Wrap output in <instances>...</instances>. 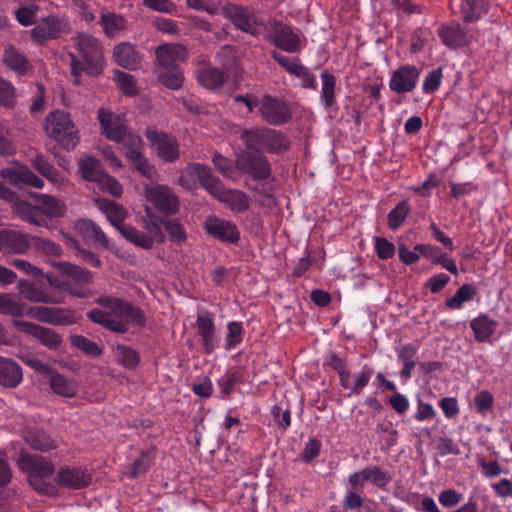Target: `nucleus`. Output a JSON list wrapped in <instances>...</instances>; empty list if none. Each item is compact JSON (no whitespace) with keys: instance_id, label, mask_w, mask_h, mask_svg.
Segmentation results:
<instances>
[{"instance_id":"obj_7","label":"nucleus","mask_w":512,"mask_h":512,"mask_svg":"<svg viewBox=\"0 0 512 512\" xmlns=\"http://www.w3.org/2000/svg\"><path fill=\"white\" fill-rule=\"evenodd\" d=\"M236 169L254 180H267L272 175V167L261 150L247 148L236 156Z\"/></svg>"},{"instance_id":"obj_54","label":"nucleus","mask_w":512,"mask_h":512,"mask_svg":"<svg viewBox=\"0 0 512 512\" xmlns=\"http://www.w3.org/2000/svg\"><path fill=\"white\" fill-rule=\"evenodd\" d=\"M128 158L141 175L148 179H153L155 177L156 170L154 166L148 162L141 152H133V154L128 156Z\"/></svg>"},{"instance_id":"obj_33","label":"nucleus","mask_w":512,"mask_h":512,"mask_svg":"<svg viewBox=\"0 0 512 512\" xmlns=\"http://www.w3.org/2000/svg\"><path fill=\"white\" fill-rule=\"evenodd\" d=\"M114 58L120 66L129 70L136 69L141 61V56L130 43L117 45L114 48Z\"/></svg>"},{"instance_id":"obj_29","label":"nucleus","mask_w":512,"mask_h":512,"mask_svg":"<svg viewBox=\"0 0 512 512\" xmlns=\"http://www.w3.org/2000/svg\"><path fill=\"white\" fill-rule=\"evenodd\" d=\"M224 15L240 30L246 33L255 34L253 18L240 6L227 4L223 7Z\"/></svg>"},{"instance_id":"obj_9","label":"nucleus","mask_w":512,"mask_h":512,"mask_svg":"<svg viewBox=\"0 0 512 512\" xmlns=\"http://www.w3.org/2000/svg\"><path fill=\"white\" fill-rule=\"evenodd\" d=\"M258 114L265 122L273 126L284 125L292 118L290 106L286 102L270 95H265L260 99Z\"/></svg>"},{"instance_id":"obj_37","label":"nucleus","mask_w":512,"mask_h":512,"mask_svg":"<svg viewBox=\"0 0 512 512\" xmlns=\"http://www.w3.org/2000/svg\"><path fill=\"white\" fill-rule=\"evenodd\" d=\"M488 10L486 0H461L460 12L467 23L477 21Z\"/></svg>"},{"instance_id":"obj_13","label":"nucleus","mask_w":512,"mask_h":512,"mask_svg":"<svg viewBox=\"0 0 512 512\" xmlns=\"http://www.w3.org/2000/svg\"><path fill=\"white\" fill-rule=\"evenodd\" d=\"M92 481V474L82 467L64 466L59 469L53 482L55 485L70 489L79 490L87 487Z\"/></svg>"},{"instance_id":"obj_1","label":"nucleus","mask_w":512,"mask_h":512,"mask_svg":"<svg viewBox=\"0 0 512 512\" xmlns=\"http://www.w3.org/2000/svg\"><path fill=\"white\" fill-rule=\"evenodd\" d=\"M95 303L105 310L92 309L86 313L87 318L114 333H126L130 324L140 327L146 324L144 312L131 302L112 296H100L95 299Z\"/></svg>"},{"instance_id":"obj_28","label":"nucleus","mask_w":512,"mask_h":512,"mask_svg":"<svg viewBox=\"0 0 512 512\" xmlns=\"http://www.w3.org/2000/svg\"><path fill=\"white\" fill-rule=\"evenodd\" d=\"M197 334L201 337L203 351L211 354L217 347L218 341L215 335V326L212 318L198 315L196 319Z\"/></svg>"},{"instance_id":"obj_55","label":"nucleus","mask_w":512,"mask_h":512,"mask_svg":"<svg viewBox=\"0 0 512 512\" xmlns=\"http://www.w3.org/2000/svg\"><path fill=\"white\" fill-rule=\"evenodd\" d=\"M16 89L7 80L0 77V106L5 108H14L16 105Z\"/></svg>"},{"instance_id":"obj_51","label":"nucleus","mask_w":512,"mask_h":512,"mask_svg":"<svg viewBox=\"0 0 512 512\" xmlns=\"http://www.w3.org/2000/svg\"><path fill=\"white\" fill-rule=\"evenodd\" d=\"M115 354L118 362L127 369L136 368L140 360L138 352L125 345H117Z\"/></svg>"},{"instance_id":"obj_58","label":"nucleus","mask_w":512,"mask_h":512,"mask_svg":"<svg viewBox=\"0 0 512 512\" xmlns=\"http://www.w3.org/2000/svg\"><path fill=\"white\" fill-rule=\"evenodd\" d=\"M114 80L125 95H134L136 93V85L134 77L122 71H115Z\"/></svg>"},{"instance_id":"obj_24","label":"nucleus","mask_w":512,"mask_h":512,"mask_svg":"<svg viewBox=\"0 0 512 512\" xmlns=\"http://www.w3.org/2000/svg\"><path fill=\"white\" fill-rule=\"evenodd\" d=\"M186 173L191 177H196L199 180L201 186L212 196L222 185L220 179L213 175L210 168L204 164H189L186 167Z\"/></svg>"},{"instance_id":"obj_59","label":"nucleus","mask_w":512,"mask_h":512,"mask_svg":"<svg viewBox=\"0 0 512 512\" xmlns=\"http://www.w3.org/2000/svg\"><path fill=\"white\" fill-rule=\"evenodd\" d=\"M226 345L225 348L230 350L242 341L243 328L239 322H229L227 325Z\"/></svg>"},{"instance_id":"obj_34","label":"nucleus","mask_w":512,"mask_h":512,"mask_svg":"<svg viewBox=\"0 0 512 512\" xmlns=\"http://www.w3.org/2000/svg\"><path fill=\"white\" fill-rule=\"evenodd\" d=\"M37 209L49 217H62L66 213V205L60 199L47 195L37 194L35 196Z\"/></svg>"},{"instance_id":"obj_4","label":"nucleus","mask_w":512,"mask_h":512,"mask_svg":"<svg viewBox=\"0 0 512 512\" xmlns=\"http://www.w3.org/2000/svg\"><path fill=\"white\" fill-rule=\"evenodd\" d=\"M45 131L61 149L67 151L73 150L81 139L80 132L70 114L63 110H55L47 115Z\"/></svg>"},{"instance_id":"obj_22","label":"nucleus","mask_w":512,"mask_h":512,"mask_svg":"<svg viewBox=\"0 0 512 512\" xmlns=\"http://www.w3.org/2000/svg\"><path fill=\"white\" fill-rule=\"evenodd\" d=\"M23 381V370L13 359L0 356V386L8 389L18 387Z\"/></svg>"},{"instance_id":"obj_26","label":"nucleus","mask_w":512,"mask_h":512,"mask_svg":"<svg viewBox=\"0 0 512 512\" xmlns=\"http://www.w3.org/2000/svg\"><path fill=\"white\" fill-rule=\"evenodd\" d=\"M213 196L225 203L234 212H244L249 208V201L244 192L237 189H226L223 184Z\"/></svg>"},{"instance_id":"obj_30","label":"nucleus","mask_w":512,"mask_h":512,"mask_svg":"<svg viewBox=\"0 0 512 512\" xmlns=\"http://www.w3.org/2000/svg\"><path fill=\"white\" fill-rule=\"evenodd\" d=\"M196 79L198 83L208 89H220L226 82V76L223 71L211 65H204L196 71Z\"/></svg>"},{"instance_id":"obj_15","label":"nucleus","mask_w":512,"mask_h":512,"mask_svg":"<svg viewBox=\"0 0 512 512\" xmlns=\"http://www.w3.org/2000/svg\"><path fill=\"white\" fill-rule=\"evenodd\" d=\"M17 289L24 300L32 303L58 305L64 302L61 297L57 296L47 288H43L38 286L36 283L27 280H20L17 284Z\"/></svg>"},{"instance_id":"obj_60","label":"nucleus","mask_w":512,"mask_h":512,"mask_svg":"<svg viewBox=\"0 0 512 512\" xmlns=\"http://www.w3.org/2000/svg\"><path fill=\"white\" fill-rule=\"evenodd\" d=\"M39 8L35 4H30L28 6L20 7L15 12V17L17 21L23 26L32 25L35 22V18Z\"/></svg>"},{"instance_id":"obj_12","label":"nucleus","mask_w":512,"mask_h":512,"mask_svg":"<svg viewBox=\"0 0 512 512\" xmlns=\"http://www.w3.org/2000/svg\"><path fill=\"white\" fill-rule=\"evenodd\" d=\"M12 324L15 329L34 337L48 349L57 350L62 344V337L50 328L24 320H13Z\"/></svg>"},{"instance_id":"obj_31","label":"nucleus","mask_w":512,"mask_h":512,"mask_svg":"<svg viewBox=\"0 0 512 512\" xmlns=\"http://www.w3.org/2000/svg\"><path fill=\"white\" fill-rule=\"evenodd\" d=\"M75 228L83 236V238L93 241L94 244L100 245L103 248L109 247L108 237L92 220H79L76 223Z\"/></svg>"},{"instance_id":"obj_57","label":"nucleus","mask_w":512,"mask_h":512,"mask_svg":"<svg viewBox=\"0 0 512 512\" xmlns=\"http://www.w3.org/2000/svg\"><path fill=\"white\" fill-rule=\"evenodd\" d=\"M161 223L165 226L171 241L178 243L186 242V232L183 225L178 220L166 219L162 220Z\"/></svg>"},{"instance_id":"obj_36","label":"nucleus","mask_w":512,"mask_h":512,"mask_svg":"<svg viewBox=\"0 0 512 512\" xmlns=\"http://www.w3.org/2000/svg\"><path fill=\"white\" fill-rule=\"evenodd\" d=\"M52 391L63 397H74L77 393V386L74 381L64 377L54 369L48 376Z\"/></svg>"},{"instance_id":"obj_17","label":"nucleus","mask_w":512,"mask_h":512,"mask_svg":"<svg viewBox=\"0 0 512 512\" xmlns=\"http://www.w3.org/2000/svg\"><path fill=\"white\" fill-rule=\"evenodd\" d=\"M154 72L179 66L177 62L187 57V50L180 44H161L155 51Z\"/></svg>"},{"instance_id":"obj_11","label":"nucleus","mask_w":512,"mask_h":512,"mask_svg":"<svg viewBox=\"0 0 512 512\" xmlns=\"http://www.w3.org/2000/svg\"><path fill=\"white\" fill-rule=\"evenodd\" d=\"M145 135L157 155L164 161L174 162L179 158V144L175 138L152 127L146 129Z\"/></svg>"},{"instance_id":"obj_64","label":"nucleus","mask_w":512,"mask_h":512,"mask_svg":"<svg viewBox=\"0 0 512 512\" xmlns=\"http://www.w3.org/2000/svg\"><path fill=\"white\" fill-rule=\"evenodd\" d=\"M442 79V68L438 67L430 71L423 82V92L426 94L434 93L440 87Z\"/></svg>"},{"instance_id":"obj_14","label":"nucleus","mask_w":512,"mask_h":512,"mask_svg":"<svg viewBox=\"0 0 512 512\" xmlns=\"http://www.w3.org/2000/svg\"><path fill=\"white\" fill-rule=\"evenodd\" d=\"M203 228L208 235L221 242L234 244L240 239V234L235 224L214 215L206 218Z\"/></svg>"},{"instance_id":"obj_10","label":"nucleus","mask_w":512,"mask_h":512,"mask_svg":"<svg viewBox=\"0 0 512 512\" xmlns=\"http://www.w3.org/2000/svg\"><path fill=\"white\" fill-rule=\"evenodd\" d=\"M24 316L50 325H71L76 322L74 313L69 309L49 306H26Z\"/></svg>"},{"instance_id":"obj_56","label":"nucleus","mask_w":512,"mask_h":512,"mask_svg":"<svg viewBox=\"0 0 512 512\" xmlns=\"http://www.w3.org/2000/svg\"><path fill=\"white\" fill-rule=\"evenodd\" d=\"M152 460L153 458L151 456L150 450H142L140 456L131 465L129 477L137 478L140 475L144 474L151 465Z\"/></svg>"},{"instance_id":"obj_8","label":"nucleus","mask_w":512,"mask_h":512,"mask_svg":"<svg viewBox=\"0 0 512 512\" xmlns=\"http://www.w3.org/2000/svg\"><path fill=\"white\" fill-rule=\"evenodd\" d=\"M144 196L156 210L165 215L176 214L179 210L178 197L165 185H145Z\"/></svg>"},{"instance_id":"obj_61","label":"nucleus","mask_w":512,"mask_h":512,"mask_svg":"<svg viewBox=\"0 0 512 512\" xmlns=\"http://www.w3.org/2000/svg\"><path fill=\"white\" fill-rule=\"evenodd\" d=\"M143 228L145 230L146 236L151 240V243H163L165 240V236L162 232L161 225L154 220L147 219L144 220Z\"/></svg>"},{"instance_id":"obj_39","label":"nucleus","mask_w":512,"mask_h":512,"mask_svg":"<svg viewBox=\"0 0 512 512\" xmlns=\"http://www.w3.org/2000/svg\"><path fill=\"white\" fill-rule=\"evenodd\" d=\"M100 24L103 27L104 33L108 37H114L126 28L127 21L120 14L114 12H102Z\"/></svg>"},{"instance_id":"obj_45","label":"nucleus","mask_w":512,"mask_h":512,"mask_svg":"<svg viewBox=\"0 0 512 512\" xmlns=\"http://www.w3.org/2000/svg\"><path fill=\"white\" fill-rule=\"evenodd\" d=\"M31 164L36 171H38L42 176L47 178L53 184H58L62 182V176L58 172V170L50 164L46 158L39 154L35 156L31 160Z\"/></svg>"},{"instance_id":"obj_43","label":"nucleus","mask_w":512,"mask_h":512,"mask_svg":"<svg viewBox=\"0 0 512 512\" xmlns=\"http://www.w3.org/2000/svg\"><path fill=\"white\" fill-rule=\"evenodd\" d=\"M12 210L18 217L30 224L36 226H43L46 224L45 220L41 219L37 215V206L34 207L26 201L17 200L12 204Z\"/></svg>"},{"instance_id":"obj_47","label":"nucleus","mask_w":512,"mask_h":512,"mask_svg":"<svg viewBox=\"0 0 512 512\" xmlns=\"http://www.w3.org/2000/svg\"><path fill=\"white\" fill-rule=\"evenodd\" d=\"M119 232L127 241L135 244L138 247L143 249H151L153 247L151 240L146 236L144 232H141L130 225L119 226Z\"/></svg>"},{"instance_id":"obj_16","label":"nucleus","mask_w":512,"mask_h":512,"mask_svg":"<svg viewBox=\"0 0 512 512\" xmlns=\"http://www.w3.org/2000/svg\"><path fill=\"white\" fill-rule=\"evenodd\" d=\"M419 69L414 65H403L394 70L389 80V88L397 94L411 92L417 85Z\"/></svg>"},{"instance_id":"obj_40","label":"nucleus","mask_w":512,"mask_h":512,"mask_svg":"<svg viewBox=\"0 0 512 512\" xmlns=\"http://www.w3.org/2000/svg\"><path fill=\"white\" fill-rule=\"evenodd\" d=\"M320 77L322 81L321 101L326 108H331L336 104V77L328 71L322 72Z\"/></svg>"},{"instance_id":"obj_41","label":"nucleus","mask_w":512,"mask_h":512,"mask_svg":"<svg viewBox=\"0 0 512 512\" xmlns=\"http://www.w3.org/2000/svg\"><path fill=\"white\" fill-rule=\"evenodd\" d=\"M476 295L477 289L474 285L463 284L452 297L446 299L445 306L450 310L461 309L465 302L471 301Z\"/></svg>"},{"instance_id":"obj_38","label":"nucleus","mask_w":512,"mask_h":512,"mask_svg":"<svg viewBox=\"0 0 512 512\" xmlns=\"http://www.w3.org/2000/svg\"><path fill=\"white\" fill-rule=\"evenodd\" d=\"M99 208L105 213L109 222L119 230V226H127L123 221L126 218V210L123 206L108 199L99 201Z\"/></svg>"},{"instance_id":"obj_63","label":"nucleus","mask_w":512,"mask_h":512,"mask_svg":"<svg viewBox=\"0 0 512 512\" xmlns=\"http://www.w3.org/2000/svg\"><path fill=\"white\" fill-rule=\"evenodd\" d=\"M494 397L488 390H482L474 398L475 409L479 414H486L493 406Z\"/></svg>"},{"instance_id":"obj_3","label":"nucleus","mask_w":512,"mask_h":512,"mask_svg":"<svg viewBox=\"0 0 512 512\" xmlns=\"http://www.w3.org/2000/svg\"><path fill=\"white\" fill-rule=\"evenodd\" d=\"M19 469L27 475L30 486L38 493L55 496L58 489L52 480L55 474L54 463L37 453L21 450L17 459Z\"/></svg>"},{"instance_id":"obj_19","label":"nucleus","mask_w":512,"mask_h":512,"mask_svg":"<svg viewBox=\"0 0 512 512\" xmlns=\"http://www.w3.org/2000/svg\"><path fill=\"white\" fill-rule=\"evenodd\" d=\"M65 29V24L56 16H48L42 19L31 29L33 41L43 43L58 38Z\"/></svg>"},{"instance_id":"obj_27","label":"nucleus","mask_w":512,"mask_h":512,"mask_svg":"<svg viewBox=\"0 0 512 512\" xmlns=\"http://www.w3.org/2000/svg\"><path fill=\"white\" fill-rule=\"evenodd\" d=\"M50 264L63 277H69L77 284H91L93 282V274L76 264L66 261H51Z\"/></svg>"},{"instance_id":"obj_52","label":"nucleus","mask_w":512,"mask_h":512,"mask_svg":"<svg viewBox=\"0 0 512 512\" xmlns=\"http://www.w3.org/2000/svg\"><path fill=\"white\" fill-rule=\"evenodd\" d=\"M71 345L86 355L98 357L102 354V349L94 341L82 336L74 335L71 337Z\"/></svg>"},{"instance_id":"obj_42","label":"nucleus","mask_w":512,"mask_h":512,"mask_svg":"<svg viewBox=\"0 0 512 512\" xmlns=\"http://www.w3.org/2000/svg\"><path fill=\"white\" fill-rule=\"evenodd\" d=\"M159 82L171 90H178L183 86L184 75L180 66H174L166 70L155 71Z\"/></svg>"},{"instance_id":"obj_35","label":"nucleus","mask_w":512,"mask_h":512,"mask_svg":"<svg viewBox=\"0 0 512 512\" xmlns=\"http://www.w3.org/2000/svg\"><path fill=\"white\" fill-rule=\"evenodd\" d=\"M396 351L399 360L403 363V369L400 372V376L404 379L411 378L412 372L416 366L418 347L413 344H405L399 347Z\"/></svg>"},{"instance_id":"obj_53","label":"nucleus","mask_w":512,"mask_h":512,"mask_svg":"<svg viewBox=\"0 0 512 512\" xmlns=\"http://www.w3.org/2000/svg\"><path fill=\"white\" fill-rule=\"evenodd\" d=\"M46 279L49 283V285L60 291V292H65L71 296H75L77 298H84L86 297V293L83 292L82 290H79V289H76L75 287H73L71 285L70 282L68 281H65L63 279H61L59 276L57 275H54V274H48L46 276Z\"/></svg>"},{"instance_id":"obj_48","label":"nucleus","mask_w":512,"mask_h":512,"mask_svg":"<svg viewBox=\"0 0 512 512\" xmlns=\"http://www.w3.org/2000/svg\"><path fill=\"white\" fill-rule=\"evenodd\" d=\"M79 170L83 178L97 182L103 175L100 162L93 157H85L79 161Z\"/></svg>"},{"instance_id":"obj_20","label":"nucleus","mask_w":512,"mask_h":512,"mask_svg":"<svg viewBox=\"0 0 512 512\" xmlns=\"http://www.w3.org/2000/svg\"><path fill=\"white\" fill-rule=\"evenodd\" d=\"M32 247V236L18 230L3 229L1 252L25 254Z\"/></svg>"},{"instance_id":"obj_62","label":"nucleus","mask_w":512,"mask_h":512,"mask_svg":"<svg viewBox=\"0 0 512 512\" xmlns=\"http://www.w3.org/2000/svg\"><path fill=\"white\" fill-rule=\"evenodd\" d=\"M32 246L46 254L54 256H60L63 252L62 248L57 243L40 237L32 236Z\"/></svg>"},{"instance_id":"obj_46","label":"nucleus","mask_w":512,"mask_h":512,"mask_svg":"<svg viewBox=\"0 0 512 512\" xmlns=\"http://www.w3.org/2000/svg\"><path fill=\"white\" fill-rule=\"evenodd\" d=\"M411 207L407 200H403L392 209L387 216V224L391 230H397L406 220Z\"/></svg>"},{"instance_id":"obj_44","label":"nucleus","mask_w":512,"mask_h":512,"mask_svg":"<svg viewBox=\"0 0 512 512\" xmlns=\"http://www.w3.org/2000/svg\"><path fill=\"white\" fill-rule=\"evenodd\" d=\"M3 62L9 69L18 73H24L28 70L26 57L13 46L4 49Z\"/></svg>"},{"instance_id":"obj_32","label":"nucleus","mask_w":512,"mask_h":512,"mask_svg":"<svg viewBox=\"0 0 512 512\" xmlns=\"http://www.w3.org/2000/svg\"><path fill=\"white\" fill-rule=\"evenodd\" d=\"M470 327L474 332L475 340L479 343L486 342L495 333L497 322L489 318L486 314H480L470 322Z\"/></svg>"},{"instance_id":"obj_2","label":"nucleus","mask_w":512,"mask_h":512,"mask_svg":"<svg viewBox=\"0 0 512 512\" xmlns=\"http://www.w3.org/2000/svg\"><path fill=\"white\" fill-rule=\"evenodd\" d=\"M75 47L78 55L69 53L70 68L74 83L79 85L83 72L90 76L102 73L103 53L98 39L88 34L77 35Z\"/></svg>"},{"instance_id":"obj_6","label":"nucleus","mask_w":512,"mask_h":512,"mask_svg":"<svg viewBox=\"0 0 512 512\" xmlns=\"http://www.w3.org/2000/svg\"><path fill=\"white\" fill-rule=\"evenodd\" d=\"M240 139L245 147L260 150L265 149L270 153H281L289 148L288 138L278 130L269 128L243 129Z\"/></svg>"},{"instance_id":"obj_21","label":"nucleus","mask_w":512,"mask_h":512,"mask_svg":"<svg viewBox=\"0 0 512 512\" xmlns=\"http://www.w3.org/2000/svg\"><path fill=\"white\" fill-rule=\"evenodd\" d=\"M374 370L371 366L365 364L360 371L354 374L351 379L350 370L346 373L345 377L340 380V385L343 389L348 390V397L360 395L363 389L368 385Z\"/></svg>"},{"instance_id":"obj_49","label":"nucleus","mask_w":512,"mask_h":512,"mask_svg":"<svg viewBox=\"0 0 512 512\" xmlns=\"http://www.w3.org/2000/svg\"><path fill=\"white\" fill-rule=\"evenodd\" d=\"M24 439L31 448H56L50 437L42 430L27 429Z\"/></svg>"},{"instance_id":"obj_18","label":"nucleus","mask_w":512,"mask_h":512,"mask_svg":"<svg viewBox=\"0 0 512 512\" xmlns=\"http://www.w3.org/2000/svg\"><path fill=\"white\" fill-rule=\"evenodd\" d=\"M0 177L13 186L25 184L38 189L44 187V181L25 166L4 168L0 171Z\"/></svg>"},{"instance_id":"obj_23","label":"nucleus","mask_w":512,"mask_h":512,"mask_svg":"<svg viewBox=\"0 0 512 512\" xmlns=\"http://www.w3.org/2000/svg\"><path fill=\"white\" fill-rule=\"evenodd\" d=\"M272 34L273 42L278 48L291 53L299 49V37L292 31L291 27L281 22H275Z\"/></svg>"},{"instance_id":"obj_50","label":"nucleus","mask_w":512,"mask_h":512,"mask_svg":"<svg viewBox=\"0 0 512 512\" xmlns=\"http://www.w3.org/2000/svg\"><path fill=\"white\" fill-rule=\"evenodd\" d=\"M24 309V303L15 301L10 294L0 293V314L23 317Z\"/></svg>"},{"instance_id":"obj_5","label":"nucleus","mask_w":512,"mask_h":512,"mask_svg":"<svg viewBox=\"0 0 512 512\" xmlns=\"http://www.w3.org/2000/svg\"><path fill=\"white\" fill-rule=\"evenodd\" d=\"M98 119L105 136L126 148L127 157L133 152H141L142 139L127 128L121 116L100 109Z\"/></svg>"},{"instance_id":"obj_25","label":"nucleus","mask_w":512,"mask_h":512,"mask_svg":"<svg viewBox=\"0 0 512 512\" xmlns=\"http://www.w3.org/2000/svg\"><path fill=\"white\" fill-rule=\"evenodd\" d=\"M438 36L450 48L464 47L470 42L467 31L459 23L441 26L438 29Z\"/></svg>"}]
</instances>
